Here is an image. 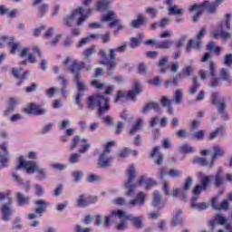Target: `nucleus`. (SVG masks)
<instances>
[{
    "mask_svg": "<svg viewBox=\"0 0 232 232\" xmlns=\"http://www.w3.org/2000/svg\"><path fill=\"white\" fill-rule=\"evenodd\" d=\"M181 215H182V211L180 210L176 211L175 218L171 224L174 227L179 226V224H182V222H184V219H182Z\"/></svg>",
    "mask_w": 232,
    "mask_h": 232,
    "instance_id": "nucleus-45",
    "label": "nucleus"
},
{
    "mask_svg": "<svg viewBox=\"0 0 232 232\" xmlns=\"http://www.w3.org/2000/svg\"><path fill=\"white\" fill-rule=\"evenodd\" d=\"M209 182H211V178H209V176H203L201 178V188H203V189H206Z\"/></svg>",
    "mask_w": 232,
    "mask_h": 232,
    "instance_id": "nucleus-63",
    "label": "nucleus"
},
{
    "mask_svg": "<svg viewBox=\"0 0 232 232\" xmlns=\"http://www.w3.org/2000/svg\"><path fill=\"white\" fill-rule=\"evenodd\" d=\"M110 98L106 94H96L94 96L89 97V108L93 110L95 104L98 106L99 115L110 111Z\"/></svg>",
    "mask_w": 232,
    "mask_h": 232,
    "instance_id": "nucleus-4",
    "label": "nucleus"
},
{
    "mask_svg": "<svg viewBox=\"0 0 232 232\" xmlns=\"http://www.w3.org/2000/svg\"><path fill=\"white\" fill-rule=\"evenodd\" d=\"M151 159H154L155 164L160 166L164 160V156L160 153V147H155L150 152Z\"/></svg>",
    "mask_w": 232,
    "mask_h": 232,
    "instance_id": "nucleus-17",
    "label": "nucleus"
},
{
    "mask_svg": "<svg viewBox=\"0 0 232 232\" xmlns=\"http://www.w3.org/2000/svg\"><path fill=\"white\" fill-rule=\"evenodd\" d=\"M102 180V178L100 175H95V174H90L87 177V182H101Z\"/></svg>",
    "mask_w": 232,
    "mask_h": 232,
    "instance_id": "nucleus-60",
    "label": "nucleus"
},
{
    "mask_svg": "<svg viewBox=\"0 0 232 232\" xmlns=\"http://www.w3.org/2000/svg\"><path fill=\"white\" fill-rule=\"evenodd\" d=\"M10 162V154L8 152V142L0 144V164L1 168H6Z\"/></svg>",
    "mask_w": 232,
    "mask_h": 232,
    "instance_id": "nucleus-12",
    "label": "nucleus"
},
{
    "mask_svg": "<svg viewBox=\"0 0 232 232\" xmlns=\"http://www.w3.org/2000/svg\"><path fill=\"white\" fill-rule=\"evenodd\" d=\"M84 68V63H77L76 61L72 62L70 67L71 73L77 75L81 70Z\"/></svg>",
    "mask_w": 232,
    "mask_h": 232,
    "instance_id": "nucleus-34",
    "label": "nucleus"
},
{
    "mask_svg": "<svg viewBox=\"0 0 232 232\" xmlns=\"http://www.w3.org/2000/svg\"><path fill=\"white\" fill-rule=\"evenodd\" d=\"M151 110H154V111H160V105L155 102H149L143 106L142 113H148L149 111H151Z\"/></svg>",
    "mask_w": 232,
    "mask_h": 232,
    "instance_id": "nucleus-27",
    "label": "nucleus"
},
{
    "mask_svg": "<svg viewBox=\"0 0 232 232\" xmlns=\"http://www.w3.org/2000/svg\"><path fill=\"white\" fill-rule=\"evenodd\" d=\"M138 186L144 185L145 189H151L153 186H156L157 182L153 179H147L144 181V176H141L140 179L137 181Z\"/></svg>",
    "mask_w": 232,
    "mask_h": 232,
    "instance_id": "nucleus-26",
    "label": "nucleus"
},
{
    "mask_svg": "<svg viewBox=\"0 0 232 232\" xmlns=\"http://www.w3.org/2000/svg\"><path fill=\"white\" fill-rule=\"evenodd\" d=\"M115 19V13L113 11L107 12L103 17L101 18L102 23H108Z\"/></svg>",
    "mask_w": 232,
    "mask_h": 232,
    "instance_id": "nucleus-53",
    "label": "nucleus"
},
{
    "mask_svg": "<svg viewBox=\"0 0 232 232\" xmlns=\"http://www.w3.org/2000/svg\"><path fill=\"white\" fill-rule=\"evenodd\" d=\"M214 184L217 186V188H219V186H222L224 184V170L222 169H219L215 176H214Z\"/></svg>",
    "mask_w": 232,
    "mask_h": 232,
    "instance_id": "nucleus-28",
    "label": "nucleus"
},
{
    "mask_svg": "<svg viewBox=\"0 0 232 232\" xmlns=\"http://www.w3.org/2000/svg\"><path fill=\"white\" fill-rule=\"evenodd\" d=\"M172 197H179L182 198L183 202H188V196L186 195V192H182L181 188H176Z\"/></svg>",
    "mask_w": 232,
    "mask_h": 232,
    "instance_id": "nucleus-51",
    "label": "nucleus"
},
{
    "mask_svg": "<svg viewBox=\"0 0 232 232\" xmlns=\"http://www.w3.org/2000/svg\"><path fill=\"white\" fill-rule=\"evenodd\" d=\"M17 104V102L15 101V99L11 98L10 99V103L7 106L6 110L5 111L4 114L8 116L10 115V113H12V111H14V110H15V105Z\"/></svg>",
    "mask_w": 232,
    "mask_h": 232,
    "instance_id": "nucleus-46",
    "label": "nucleus"
},
{
    "mask_svg": "<svg viewBox=\"0 0 232 232\" xmlns=\"http://www.w3.org/2000/svg\"><path fill=\"white\" fill-rule=\"evenodd\" d=\"M34 188L35 189V195L37 197H43L44 194V188H43V186L39 185V184H34Z\"/></svg>",
    "mask_w": 232,
    "mask_h": 232,
    "instance_id": "nucleus-62",
    "label": "nucleus"
},
{
    "mask_svg": "<svg viewBox=\"0 0 232 232\" xmlns=\"http://www.w3.org/2000/svg\"><path fill=\"white\" fill-rule=\"evenodd\" d=\"M226 218L222 216H217L215 220L210 222L213 232H232V226L227 224L225 225L223 228H220V226L226 224Z\"/></svg>",
    "mask_w": 232,
    "mask_h": 232,
    "instance_id": "nucleus-9",
    "label": "nucleus"
},
{
    "mask_svg": "<svg viewBox=\"0 0 232 232\" xmlns=\"http://www.w3.org/2000/svg\"><path fill=\"white\" fill-rule=\"evenodd\" d=\"M206 135V130H198L191 136L192 140H202Z\"/></svg>",
    "mask_w": 232,
    "mask_h": 232,
    "instance_id": "nucleus-56",
    "label": "nucleus"
},
{
    "mask_svg": "<svg viewBox=\"0 0 232 232\" xmlns=\"http://www.w3.org/2000/svg\"><path fill=\"white\" fill-rule=\"evenodd\" d=\"M172 103H173V101L168 100V97L166 96H162L161 106H163V108H166V106H168L167 108L168 113H173V108L171 107Z\"/></svg>",
    "mask_w": 232,
    "mask_h": 232,
    "instance_id": "nucleus-41",
    "label": "nucleus"
},
{
    "mask_svg": "<svg viewBox=\"0 0 232 232\" xmlns=\"http://www.w3.org/2000/svg\"><path fill=\"white\" fill-rule=\"evenodd\" d=\"M16 199L19 206H26L30 204V196H24V194L21 192L16 193Z\"/></svg>",
    "mask_w": 232,
    "mask_h": 232,
    "instance_id": "nucleus-29",
    "label": "nucleus"
},
{
    "mask_svg": "<svg viewBox=\"0 0 232 232\" xmlns=\"http://www.w3.org/2000/svg\"><path fill=\"white\" fill-rule=\"evenodd\" d=\"M112 215H114V217H118V218H125V220H130L133 222V226L136 227L137 229H140L142 227V218H135L131 215H129L124 210L112 211Z\"/></svg>",
    "mask_w": 232,
    "mask_h": 232,
    "instance_id": "nucleus-11",
    "label": "nucleus"
},
{
    "mask_svg": "<svg viewBox=\"0 0 232 232\" xmlns=\"http://www.w3.org/2000/svg\"><path fill=\"white\" fill-rule=\"evenodd\" d=\"M195 72V68H193V65H187L185 66L182 71H181V74L184 77H191V75H193V72Z\"/></svg>",
    "mask_w": 232,
    "mask_h": 232,
    "instance_id": "nucleus-47",
    "label": "nucleus"
},
{
    "mask_svg": "<svg viewBox=\"0 0 232 232\" xmlns=\"http://www.w3.org/2000/svg\"><path fill=\"white\" fill-rule=\"evenodd\" d=\"M2 41L8 46H11L10 53H15L16 50H19V43H14V37L2 36Z\"/></svg>",
    "mask_w": 232,
    "mask_h": 232,
    "instance_id": "nucleus-22",
    "label": "nucleus"
},
{
    "mask_svg": "<svg viewBox=\"0 0 232 232\" xmlns=\"http://www.w3.org/2000/svg\"><path fill=\"white\" fill-rule=\"evenodd\" d=\"M173 40H165L158 44V48L161 50H168L173 46Z\"/></svg>",
    "mask_w": 232,
    "mask_h": 232,
    "instance_id": "nucleus-52",
    "label": "nucleus"
},
{
    "mask_svg": "<svg viewBox=\"0 0 232 232\" xmlns=\"http://www.w3.org/2000/svg\"><path fill=\"white\" fill-rule=\"evenodd\" d=\"M217 200V197L213 198L211 200L210 206L213 208V209H216L217 211H227L229 208V202L227 201V199L223 200L219 206L216 205Z\"/></svg>",
    "mask_w": 232,
    "mask_h": 232,
    "instance_id": "nucleus-18",
    "label": "nucleus"
},
{
    "mask_svg": "<svg viewBox=\"0 0 232 232\" xmlns=\"http://www.w3.org/2000/svg\"><path fill=\"white\" fill-rule=\"evenodd\" d=\"M95 46L89 47L83 52L84 59H90L93 53H95Z\"/></svg>",
    "mask_w": 232,
    "mask_h": 232,
    "instance_id": "nucleus-59",
    "label": "nucleus"
},
{
    "mask_svg": "<svg viewBox=\"0 0 232 232\" xmlns=\"http://www.w3.org/2000/svg\"><path fill=\"white\" fill-rule=\"evenodd\" d=\"M179 86V76H174L173 80H167L165 82V88H177Z\"/></svg>",
    "mask_w": 232,
    "mask_h": 232,
    "instance_id": "nucleus-48",
    "label": "nucleus"
},
{
    "mask_svg": "<svg viewBox=\"0 0 232 232\" xmlns=\"http://www.w3.org/2000/svg\"><path fill=\"white\" fill-rule=\"evenodd\" d=\"M58 79L60 81H62V88L61 90H59V92H61V94L63 95V97H66L67 93L69 92L68 91V80H66V78H64L63 76H58Z\"/></svg>",
    "mask_w": 232,
    "mask_h": 232,
    "instance_id": "nucleus-36",
    "label": "nucleus"
},
{
    "mask_svg": "<svg viewBox=\"0 0 232 232\" xmlns=\"http://www.w3.org/2000/svg\"><path fill=\"white\" fill-rule=\"evenodd\" d=\"M12 177L19 186H22V188L24 189V191H30V180L24 181L21 176H19L17 173L14 172L12 174Z\"/></svg>",
    "mask_w": 232,
    "mask_h": 232,
    "instance_id": "nucleus-21",
    "label": "nucleus"
},
{
    "mask_svg": "<svg viewBox=\"0 0 232 232\" xmlns=\"http://www.w3.org/2000/svg\"><path fill=\"white\" fill-rule=\"evenodd\" d=\"M74 82H75L79 92H84V91L88 90V86H86V83L84 82H81L79 73L75 74Z\"/></svg>",
    "mask_w": 232,
    "mask_h": 232,
    "instance_id": "nucleus-39",
    "label": "nucleus"
},
{
    "mask_svg": "<svg viewBox=\"0 0 232 232\" xmlns=\"http://www.w3.org/2000/svg\"><path fill=\"white\" fill-rule=\"evenodd\" d=\"M170 101L175 102V104H182V102L184 101V92L182 89H177L174 93L173 100Z\"/></svg>",
    "mask_w": 232,
    "mask_h": 232,
    "instance_id": "nucleus-30",
    "label": "nucleus"
},
{
    "mask_svg": "<svg viewBox=\"0 0 232 232\" xmlns=\"http://www.w3.org/2000/svg\"><path fill=\"white\" fill-rule=\"evenodd\" d=\"M142 93V89L140 88V82H136L133 86V90L130 91L128 93L124 91H119L115 96L114 102H119L121 99H130L133 102L137 101V95Z\"/></svg>",
    "mask_w": 232,
    "mask_h": 232,
    "instance_id": "nucleus-6",
    "label": "nucleus"
},
{
    "mask_svg": "<svg viewBox=\"0 0 232 232\" xmlns=\"http://www.w3.org/2000/svg\"><path fill=\"white\" fill-rule=\"evenodd\" d=\"M51 167L55 171H64V169H66L67 168L66 164H63V163H53L51 165Z\"/></svg>",
    "mask_w": 232,
    "mask_h": 232,
    "instance_id": "nucleus-61",
    "label": "nucleus"
},
{
    "mask_svg": "<svg viewBox=\"0 0 232 232\" xmlns=\"http://www.w3.org/2000/svg\"><path fill=\"white\" fill-rule=\"evenodd\" d=\"M213 155L211 158V160H213V162H215V160L217 159V157H224L226 151H224V149H222V147L217 145L213 147Z\"/></svg>",
    "mask_w": 232,
    "mask_h": 232,
    "instance_id": "nucleus-38",
    "label": "nucleus"
},
{
    "mask_svg": "<svg viewBox=\"0 0 232 232\" xmlns=\"http://www.w3.org/2000/svg\"><path fill=\"white\" fill-rule=\"evenodd\" d=\"M127 49L128 44H123L122 45L118 46L116 48L110 49V60H108L106 51L104 49L100 50L101 57H102V59H105L104 61H101L100 64H103V66H106L108 75H113V72H115V68L117 67V63L115 62V52H119V53H124V52H126Z\"/></svg>",
    "mask_w": 232,
    "mask_h": 232,
    "instance_id": "nucleus-1",
    "label": "nucleus"
},
{
    "mask_svg": "<svg viewBox=\"0 0 232 232\" xmlns=\"http://www.w3.org/2000/svg\"><path fill=\"white\" fill-rule=\"evenodd\" d=\"M23 71L22 68L17 69V68H13L12 69V73L15 79L19 80V82L17 83L18 86H21L23 84V81L30 75V71L25 72L24 74H21V72Z\"/></svg>",
    "mask_w": 232,
    "mask_h": 232,
    "instance_id": "nucleus-19",
    "label": "nucleus"
},
{
    "mask_svg": "<svg viewBox=\"0 0 232 232\" xmlns=\"http://www.w3.org/2000/svg\"><path fill=\"white\" fill-rule=\"evenodd\" d=\"M169 15H182V9L179 8V5H169L168 7Z\"/></svg>",
    "mask_w": 232,
    "mask_h": 232,
    "instance_id": "nucleus-42",
    "label": "nucleus"
},
{
    "mask_svg": "<svg viewBox=\"0 0 232 232\" xmlns=\"http://www.w3.org/2000/svg\"><path fill=\"white\" fill-rule=\"evenodd\" d=\"M144 122V120L140 119L139 120L134 126L130 129V133L133 135V133H137V131L140 130L142 128V124Z\"/></svg>",
    "mask_w": 232,
    "mask_h": 232,
    "instance_id": "nucleus-55",
    "label": "nucleus"
},
{
    "mask_svg": "<svg viewBox=\"0 0 232 232\" xmlns=\"http://www.w3.org/2000/svg\"><path fill=\"white\" fill-rule=\"evenodd\" d=\"M110 5H111L110 0H99L96 8L99 12H104L105 10H108Z\"/></svg>",
    "mask_w": 232,
    "mask_h": 232,
    "instance_id": "nucleus-40",
    "label": "nucleus"
},
{
    "mask_svg": "<svg viewBox=\"0 0 232 232\" xmlns=\"http://www.w3.org/2000/svg\"><path fill=\"white\" fill-rule=\"evenodd\" d=\"M10 190H7L5 192H0V202H6L5 204L12 205V202H14V200L12 199V197H10Z\"/></svg>",
    "mask_w": 232,
    "mask_h": 232,
    "instance_id": "nucleus-37",
    "label": "nucleus"
},
{
    "mask_svg": "<svg viewBox=\"0 0 232 232\" xmlns=\"http://www.w3.org/2000/svg\"><path fill=\"white\" fill-rule=\"evenodd\" d=\"M193 164H199V166H203L205 168H208L211 169L215 166V161L210 160L208 161L206 158L195 157L192 160Z\"/></svg>",
    "mask_w": 232,
    "mask_h": 232,
    "instance_id": "nucleus-20",
    "label": "nucleus"
},
{
    "mask_svg": "<svg viewBox=\"0 0 232 232\" xmlns=\"http://www.w3.org/2000/svg\"><path fill=\"white\" fill-rule=\"evenodd\" d=\"M226 0H215L214 2H209L208 0L204 1L200 4H195L193 5H190L188 7V10L190 12H195L196 14L193 16L194 23H197L198 21V18L202 14H204V11L206 10L208 14H217V9L222 3H224Z\"/></svg>",
    "mask_w": 232,
    "mask_h": 232,
    "instance_id": "nucleus-2",
    "label": "nucleus"
},
{
    "mask_svg": "<svg viewBox=\"0 0 232 232\" xmlns=\"http://www.w3.org/2000/svg\"><path fill=\"white\" fill-rule=\"evenodd\" d=\"M74 232H92V228H90V227H83L81 225H75Z\"/></svg>",
    "mask_w": 232,
    "mask_h": 232,
    "instance_id": "nucleus-64",
    "label": "nucleus"
},
{
    "mask_svg": "<svg viewBox=\"0 0 232 232\" xmlns=\"http://www.w3.org/2000/svg\"><path fill=\"white\" fill-rule=\"evenodd\" d=\"M192 86L188 88V93L190 95H195L198 92V88H200V82H198V76H196L192 80Z\"/></svg>",
    "mask_w": 232,
    "mask_h": 232,
    "instance_id": "nucleus-33",
    "label": "nucleus"
},
{
    "mask_svg": "<svg viewBox=\"0 0 232 232\" xmlns=\"http://www.w3.org/2000/svg\"><path fill=\"white\" fill-rule=\"evenodd\" d=\"M219 75L222 81H231V73H229V71L226 68L220 70Z\"/></svg>",
    "mask_w": 232,
    "mask_h": 232,
    "instance_id": "nucleus-54",
    "label": "nucleus"
},
{
    "mask_svg": "<svg viewBox=\"0 0 232 232\" xmlns=\"http://www.w3.org/2000/svg\"><path fill=\"white\" fill-rule=\"evenodd\" d=\"M142 36L143 34H140L139 38L131 37L130 43V48H137L142 43Z\"/></svg>",
    "mask_w": 232,
    "mask_h": 232,
    "instance_id": "nucleus-50",
    "label": "nucleus"
},
{
    "mask_svg": "<svg viewBox=\"0 0 232 232\" xmlns=\"http://www.w3.org/2000/svg\"><path fill=\"white\" fill-rule=\"evenodd\" d=\"M197 200H198V196H195L192 198L191 208L198 209V211H204L209 208V204L206 202L197 204Z\"/></svg>",
    "mask_w": 232,
    "mask_h": 232,
    "instance_id": "nucleus-25",
    "label": "nucleus"
},
{
    "mask_svg": "<svg viewBox=\"0 0 232 232\" xmlns=\"http://www.w3.org/2000/svg\"><path fill=\"white\" fill-rule=\"evenodd\" d=\"M208 70H209V75H211V77H215L217 75V64H215V62L213 61L208 62Z\"/></svg>",
    "mask_w": 232,
    "mask_h": 232,
    "instance_id": "nucleus-57",
    "label": "nucleus"
},
{
    "mask_svg": "<svg viewBox=\"0 0 232 232\" xmlns=\"http://www.w3.org/2000/svg\"><path fill=\"white\" fill-rule=\"evenodd\" d=\"M86 142H88V140L86 139H82L79 136L74 137L73 140H72V144L71 145V150L72 151H73L75 150V148H77V146L82 147L86 144Z\"/></svg>",
    "mask_w": 232,
    "mask_h": 232,
    "instance_id": "nucleus-32",
    "label": "nucleus"
},
{
    "mask_svg": "<svg viewBox=\"0 0 232 232\" xmlns=\"http://www.w3.org/2000/svg\"><path fill=\"white\" fill-rule=\"evenodd\" d=\"M145 23H146V16H144V14H140L137 16V19L131 22V26L132 28H140V26H142V24H144Z\"/></svg>",
    "mask_w": 232,
    "mask_h": 232,
    "instance_id": "nucleus-31",
    "label": "nucleus"
},
{
    "mask_svg": "<svg viewBox=\"0 0 232 232\" xmlns=\"http://www.w3.org/2000/svg\"><path fill=\"white\" fill-rule=\"evenodd\" d=\"M179 150L181 153H195V147L189 144L179 145Z\"/></svg>",
    "mask_w": 232,
    "mask_h": 232,
    "instance_id": "nucleus-43",
    "label": "nucleus"
},
{
    "mask_svg": "<svg viewBox=\"0 0 232 232\" xmlns=\"http://www.w3.org/2000/svg\"><path fill=\"white\" fill-rule=\"evenodd\" d=\"M33 50H34V53L29 54L28 60H29V62L32 63V64H34V63H35V53H37L38 57H40V58L43 57V53H41V50H39L38 46H34Z\"/></svg>",
    "mask_w": 232,
    "mask_h": 232,
    "instance_id": "nucleus-44",
    "label": "nucleus"
},
{
    "mask_svg": "<svg viewBox=\"0 0 232 232\" xmlns=\"http://www.w3.org/2000/svg\"><path fill=\"white\" fill-rule=\"evenodd\" d=\"M144 204H146V193L142 191L139 192L136 198L129 202V206L131 208H134V206L142 207Z\"/></svg>",
    "mask_w": 232,
    "mask_h": 232,
    "instance_id": "nucleus-15",
    "label": "nucleus"
},
{
    "mask_svg": "<svg viewBox=\"0 0 232 232\" xmlns=\"http://www.w3.org/2000/svg\"><path fill=\"white\" fill-rule=\"evenodd\" d=\"M16 169H25L28 175H34V173H37L38 180H45L48 179V172L46 169L39 166L34 160H24L23 157L19 158V164L16 166Z\"/></svg>",
    "mask_w": 232,
    "mask_h": 232,
    "instance_id": "nucleus-3",
    "label": "nucleus"
},
{
    "mask_svg": "<svg viewBox=\"0 0 232 232\" xmlns=\"http://www.w3.org/2000/svg\"><path fill=\"white\" fill-rule=\"evenodd\" d=\"M212 104L218 107L220 115H222L224 119H227V114H226V102H220V97L218 92L212 93Z\"/></svg>",
    "mask_w": 232,
    "mask_h": 232,
    "instance_id": "nucleus-13",
    "label": "nucleus"
},
{
    "mask_svg": "<svg viewBox=\"0 0 232 232\" xmlns=\"http://www.w3.org/2000/svg\"><path fill=\"white\" fill-rule=\"evenodd\" d=\"M0 212L2 213V220H4V222H10V217L14 215L12 205L3 204Z\"/></svg>",
    "mask_w": 232,
    "mask_h": 232,
    "instance_id": "nucleus-14",
    "label": "nucleus"
},
{
    "mask_svg": "<svg viewBox=\"0 0 232 232\" xmlns=\"http://www.w3.org/2000/svg\"><path fill=\"white\" fill-rule=\"evenodd\" d=\"M92 8H83V7H79L77 9H75L71 14L65 16L63 18V24H72V23H73L76 19V17H79L78 21H77V25L81 26V24H82L84 23V21H86V19H88V15L84 14H92Z\"/></svg>",
    "mask_w": 232,
    "mask_h": 232,
    "instance_id": "nucleus-5",
    "label": "nucleus"
},
{
    "mask_svg": "<svg viewBox=\"0 0 232 232\" xmlns=\"http://www.w3.org/2000/svg\"><path fill=\"white\" fill-rule=\"evenodd\" d=\"M81 160V153H72L69 157V162L71 164H77Z\"/></svg>",
    "mask_w": 232,
    "mask_h": 232,
    "instance_id": "nucleus-58",
    "label": "nucleus"
},
{
    "mask_svg": "<svg viewBox=\"0 0 232 232\" xmlns=\"http://www.w3.org/2000/svg\"><path fill=\"white\" fill-rule=\"evenodd\" d=\"M156 64L157 66H159L160 73H166V72L169 70V59L168 58V56H162Z\"/></svg>",
    "mask_w": 232,
    "mask_h": 232,
    "instance_id": "nucleus-23",
    "label": "nucleus"
},
{
    "mask_svg": "<svg viewBox=\"0 0 232 232\" xmlns=\"http://www.w3.org/2000/svg\"><path fill=\"white\" fill-rule=\"evenodd\" d=\"M71 177L73 179L74 182H81L82 177H84V172L81 170L72 171Z\"/></svg>",
    "mask_w": 232,
    "mask_h": 232,
    "instance_id": "nucleus-49",
    "label": "nucleus"
},
{
    "mask_svg": "<svg viewBox=\"0 0 232 232\" xmlns=\"http://www.w3.org/2000/svg\"><path fill=\"white\" fill-rule=\"evenodd\" d=\"M135 169L136 168L134 165H130L127 169L128 179L124 183V188L127 189L125 193L127 197H132L133 193H135V188H137V185L133 184V180H135V178L137 177Z\"/></svg>",
    "mask_w": 232,
    "mask_h": 232,
    "instance_id": "nucleus-7",
    "label": "nucleus"
},
{
    "mask_svg": "<svg viewBox=\"0 0 232 232\" xmlns=\"http://www.w3.org/2000/svg\"><path fill=\"white\" fill-rule=\"evenodd\" d=\"M34 204L37 206V208L34 209V213L28 215L29 220H34V218H39L40 217H43V213H46V208L50 206V203L44 199L35 200Z\"/></svg>",
    "mask_w": 232,
    "mask_h": 232,
    "instance_id": "nucleus-10",
    "label": "nucleus"
},
{
    "mask_svg": "<svg viewBox=\"0 0 232 232\" xmlns=\"http://www.w3.org/2000/svg\"><path fill=\"white\" fill-rule=\"evenodd\" d=\"M97 202V198H89L87 199L84 198V196H80L77 199V206L80 208H86V206H90V204H94Z\"/></svg>",
    "mask_w": 232,
    "mask_h": 232,
    "instance_id": "nucleus-24",
    "label": "nucleus"
},
{
    "mask_svg": "<svg viewBox=\"0 0 232 232\" xmlns=\"http://www.w3.org/2000/svg\"><path fill=\"white\" fill-rule=\"evenodd\" d=\"M24 111L29 115H44V113H46L45 110L39 108L34 103L27 105V107L24 109Z\"/></svg>",
    "mask_w": 232,
    "mask_h": 232,
    "instance_id": "nucleus-16",
    "label": "nucleus"
},
{
    "mask_svg": "<svg viewBox=\"0 0 232 232\" xmlns=\"http://www.w3.org/2000/svg\"><path fill=\"white\" fill-rule=\"evenodd\" d=\"M152 206L154 208H160V206H162V195H160V192L154 191L153 198H152Z\"/></svg>",
    "mask_w": 232,
    "mask_h": 232,
    "instance_id": "nucleus-35",
    "label": "nucleus"
},
{
    "mask_svg": "<svg viewBox=\"0 0 232 232\" xmlns=\"http://www.w3.org/2000/svg\"><path fill=\"white\" fill-rule=\"evenodd\" d=\"M111 148H113V141H109L105 146V150L100 155L98 160V166L100 168H110L111 166V160H113V158L110 156Z\"/></svg>",
    "mask_w": 232,
    "mask_h": 232,
    "instance_id": "nucleus-8",
    "label": "nucleus"
}]
</instances>
